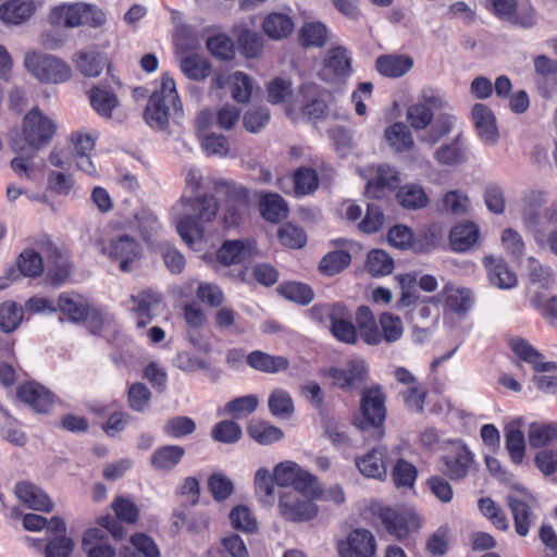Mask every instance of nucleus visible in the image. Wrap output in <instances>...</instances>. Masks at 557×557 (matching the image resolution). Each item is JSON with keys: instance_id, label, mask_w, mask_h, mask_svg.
Listing matches in <instances>:
<instances>
[{"instance_id": "nucleus-1", "label": "nucleus", "mask_w": 557, "mask_h": 557, "mask_svg": "<svg viewBox=\"0 0 557 557\" xmlns=\"http://www.w3.org/2000/svg\"><path fill=\"white\" fill-rule=\"evenodd\" d=\"M356 323L361 338L368 345L392 344L400 339L404 334V325L399 317L384 312L376 322L367 306H360L357 309Z\"/></svg>"}, {"instance_id": "nucleus-2", "label": "nucleus", "mask_w": 557, "mask_h": 557, "mask_svg": "<svg viewBox=\"0 0 557 557\" xmlns=\"http://www.w3.org/2000/svg\"><path fill=\"white\" fill-rule=\"evenodd\" d=\"M183 104L176 91V85L169 74L161 78V86L149 98L144 111L146 123L156 129L163 131L168 127L171 116L182 115Z\"/></svg>"}, {"instance_id": "nucleus-3", "label": "nucleus", "mask_w": 557, "mask_h": 557, "mask_svg": "<svg viewBox=\"0 0 557 557\" xmlns=\"http://www.w3.org/2000/svg\"><path fill=\"white\" fill-rule=\"evenodd\" d=\"M188 211L176 224L177 233L187 245H193L203 236V223L213 221L219 211L214 196L201 195L196 198H183Z\"/></svg>"}, {"instance_id": "nucleus-4", "label": "nucleus", "mask_w": 557, "mask_h": 557, "mask_svg": "<svg viewBox=\"0 0 557 557\" xmlns=\"http://www.w3.org/2000/svg\"><path fill=\"white\" fill-rule=\"evenodd\" d=\"M24 65L41 83L59 84L71 77L70 66L52 54L29 51L25 54Z\"/></svg>"}, {"instance_id": "nucleus-5", "label": "nucleus", "mask_w": 557, "mask_h": 557, "mask_svg": "<svg viewBox=\"0 0 557 557\" xmlns=\"http://www.w3.org/2000/svg\"><path fill=\"white\" fill-rule=\"evenodd\" d=\"M57 131L55 123L38 109H32L23 121V144L27 148L39 150L47 146Z\"/></svg>"}, {"instance_id": "nucleus-6", "label": "nucleus", "mask_w": 557, "mask_h": 557, "mask_svg": "<svg viewBox=\"0 0 557 557\" xmlns=\"http://www.w3.org/2000/svg\"><path fill=\"white\" fill-rule=\"evenodd\" d=\"M273 478L275 484L282 487L293 486V491H301L311 495H317L320 491L315 476L294 461L287 460L275 466Z\"/></svg>"}, {"instance_id": "nucleus-7", "label": "nucleus", "mask_w": 557, "mask_h": 557, "mask_svg": "<svg viewBox=\"0 0 557 557\" xmlns=\"http://www.w3.org/2000/svg\"><path fill=\"white\" fill-rule=\"evenodd\" d=\"M101 251L111 261L119 262L121 271L129 272L140 258L141 248L134 237L127 234H119L103 244Z\"/></svg>"}, {"instance_id": "nucleus-8", "label": "nucleus", "mask_w": 557, "mask_h": 557, "mask_svg": "<svg viewBox=\"0 0 557 557\" xmlns=\"http://www.w3.org/2000/svg\"><path fill=\"white\" fill-rule=\"evenodd\" d=\"M314 496L305 494L301 491L282 493L278 500L281 516L292 522H304L314 518L318 513V508L310 499Z\"/></svg>"}, {"instance_id": "nucleus-9", "label": "nucleus", "mask_w": 557, "mask_h": 557, "mask_svg": "<svg viewBox=\"0 0 557 557\" xmlns=\"http://www.w3.org/2000/svg\"><path fill=\"white\" fill-rule=\"evenodd\" d=\"M214 190L226 199L224 223L231 227L237 225L242 218L243 210L248 207V190L226 180H219L214 183Z\"/></svg>"}, {"instance_id": "nucleus-10", "label": "nucleus", "mask_w": 557, "mask_h": 557, "mask_svg": "<svg viewBox=\"0 0 557 557\" xmlns=\"http://www.w3.org/2000/svg\"><path fill=\"white\" fill-rule=\"evenodd\" d=\"M380 518L387 533L397 540L406 539L420 528V519L411 508H385Z\"/></svg>"}, {"instance_id": "nucleus-11", "label": "nucleus", "mask_w": 557, "mask_h": 557, "mask_svg": "<svg viewBox=\"0 0 557 557\" xmlns=\"http://www.w3.org/2000/svg\"><path fill=\"white\" fill-rule=\"evenodd\" d=\"M10 147L16 154L10 163L12 171L21 180L35 181L44 166V160L37 158V150L27 148L20 138L12 139Z\"/></svg>"}, {"instance_id": "nucleus-12", "label": "nucleus", "mask_w": 557, "mask_h": 557, "mask_svg": "<svg viewBox=\"0 0 557 557\" xmlns=\"http://www.w3.org/2000/svg\"><path fill=\"white\" fill-rule=\"evenodd\" d=\"M521 495L510 494L507 496V505L511 511L515 530L518 535L524 537L535 522L534 506L536 500L532 495L521 491Z\"/></svg>"}, {"instance_id": "nucleus-13", "label": "nucleus", "mask_w": 557, "mask_h": 557, "mask_svg": "<svg viewBox=\"0 0 557 557\" xmlns=\"http://www.w3.org/2000/svg\"><path fill=\"white\" fill-rule=\"evenodd\" d=\"M362 420L360 428H380L386 417L385 395L380 387L366 388L361 396Z\"/></svg>"}, {"instance_id": "nucleus-14", "label": "nucleus", "mask_w": 557, "mask_h": 557, "mask_svg": "<svg viewBox=\"0 0 557 557\" xmlns=\"http://www.w3.org/2000/svg\"><path fill=\"white\" fill-rule=\"evenodd\" d=\"M547 195L542 190H531L522 199L521 219L524 227L534 235L536 243L543 239L541 208L546 203Z\"/></svg>"}, {"instance_id": "nucleus-15", "label": "nucleus", "mask_w": 557, "mask_h": 557, "mask_svg": "<svg viewBox=\"0 0 557 557\" xmlns=\"http://www.w3.org/2000/svg\"><path fill=\"white\" fill-rule=\"evenodd\" d=\"M351 74V57L344 47H335L326 52L320 77L327 83L344 82Z\"/></svg>"}, {"instance_id": "nucleus-16", "label": "nucleus", "mask_w": 557, "mask_h": 557, "mask_svg": "<svg viewBox=\"0 0 557 557\" xmlns=\"http://www.w3.org/2000/svg\"><path fill=\"white\" fill-rule=\"evenodd\" d=\"M375 550V539L366 529H355L345 540L337 542V552L341 557H373Z\"/></svg>"}, {"instance_id": "nucleus-17", "label": "nucleus", "mask_w": 557, "mask_h": 557, "mask_svg": "<svg viewBox=\"0 0 557 557\" xmlns=\"http://www.w3.org/2000/svg\"><path fill=\"white\" fill-rule=\"evenodd\" d=\"M442 471L451 480L463 479L473 462L472 454L466 445H456L442 458Z\"/></svg>"}, {"instance_id": "nucleus-18", "label": "nucleus", "mask_w": 557, "mask_h": 557, "mask_svg": "<svg viewBox=\"0 0 557 557\" xmlns=\"http://www.w3.org/2000/svg\"><path fill=\"white\" fill-rule=\"evenodd\" d=\"M486 2L487 8L502 20L525 28L532 27L536 23L532 9L517 13L518 0H486Z\"/></svg>"}, {"instance_id": "nucleus-19", "label": "nucleus", "mask_w": 557, "mask_h": 557, "mask_svg": "<svg viewBox=\"0 0 557 557\" xmlns=\"http://www.w3.org/2000/svg\"><path fill=\"white\" fill-rule=\"evenodd\" d=\"M17 397L35 411L46 413L53 404L52 393L37 382H27L17 388Z\"/></svg>"}, {"instance_id": "nucleus-20", "label": "nucleus", "mask_w": 557, "mask_h": 557, "mask_svg": "<svg viewBox=\"0 0 557 557\" xmlns=\"http://www.w3.org/2000/svg\"><path fill=\"white\" fill-rule=\"evenodd\" d=\"M14 492L16 497L33 510L49 512L54 507L53 502L48 494L42 488L30 482L23 481L17 483Z\"/></svg>"}, {"instance_id": "nucleus-21", "label": "nucleus", "mask_w": 557, "mask_h": 557, "mask_svg": "<svg viewBox=\"0 0 557 557\" xmlns=\"http://www.w3.org/2000/svg\"><path fill=\"white\" fill-rule=\"evenodd\" d=\"M399 183V173L393 166L382 164L377 168L375 178L367 183L366 195L380 199L385 196L386 191L397 188Z\"/></svg>"}, {"instance_id": "nucleus-22", "label": "nucleus", "mask_w": 557, "mask_h": 557, "mask_svg": "<svg viewBox=\"0 0 557 557\" xmlns=\"http://www.w3.org/2000/svg\"><path fill=\"white\" fill-rule=\"evenodd\" d=\"M484 265L492 285L500 289H510L517 285L518 280L515 272L509 269L503 258L493 256L485 257Z\"/></svg>"}, {"instance_id": "nucleus-23", "label": "nucleus", "mask_w": 557, "mask_h": 557, "mask_svg": "<svg viewBox=\"0 0 557 557\" xmlns=\"http://www.w3.org/2000/svg\"><path fill=\"white\" fill-rule=\"evenodd\" d=\"M471 115L480 138L486 144H495L498 139V129L492 110L483 103H475Z\"/></svg>"}, {"instance_id": "nucleus-24", "label": "nucleus", "mask_w": 557, "mask_h": 557, "mask_svg": "<svg viewBox=\"0 0 557 557\" xmlns=\"http://www.w3.org/2000/svg\"><path fill=\"white\" fill-rule=\"evenodd\" d=\"M356 466L361 474L372 479H384L387 473L386 448L379 446L362 457L356 458Z\"/></svg>"}, {"instance_id": "nucleus-25", "label": "nucleus", "mask_w": 557, "mask_h": 557, "mask_svg": "<svg viewBox=\"0 0 557 557\" xmlns=\"http://www.w3.org/2000/svg\"><path fill=\"white\" fill-rule=\"evenodd\" d=\"M247 364L259 372L275 374L289 368V360L284 356L270 355L262 350H253L246 356Z\"/></svg>"}, {"instance_id": "nucleus-26", "label": "nucleus", "mask_w": 557, "mask_h": 557, "mask_svg": "<svg viewBox=\"0 0 557 557\" xmlns=\"http://www.w3.org/2000/svg\"><path fill=\"white\" fill-rule=\"evenodd\" d=\"M35 11L33 0H10L0 5V20L5 25H20L28 21Z\"/></svg>"}, {"instance_id": "nucleus-27", "label": "nucleus", "mask_w": 557, "mask_h": 557, "mask_svg": "<svg viewBox=\"0 0 557 557\" xmlns=\"http://www.w3.org/2000/svg\"><path fill=\"white\" fill-rule=\"evenodd\" d=\"M253 244L249 240H226L218 250V260L224 265L249 260L253 255Z\"/></svg>"}, {"instance_id": "nucleus-28", "label": "nucleus", "mask_w": 557, "mask_h": 557, "mask_svg": "<svg viewBox=\"0 0 557 557\" xmlns=\"http://www.w3.org/2000/svg\"><path fill=\"white\" fill-rule=\"evenodd\" d=\"M85 3L61 4L53 8L49 22L59 27L74 28L83 24Z\"/></svg>"}, {"instance_id": "nucleus-29", "label": "nucleus", "mask_w": 557, "mask_h": 557, "mask_svg": "<svg viewBox=\"0 0 557 557\" xmlns=\"http://www.w3.org/2000/svg\"><path fill=\"white\" fill-rule=\"evenodd\" d=\"M480 230L473 222L460 223L449 233V244L454 251L466 252L473 248L479 240Z\"/></svg>"}, {"instance_id": "nucleus-30", "label": "nucleus", "mask_w": 557, "mask_h": 557, "mask_svg": "<svg viewBox=\"0 0 557 557\" xmlns=\"http://www.w3.org/2000/svg\"><path fill=\"white\" fill-rule=\"evenodd\" d=\"M413 66V60L405 54H384L376 59L377 72L386 77H400L408 73Z\"/></svg>"}, {"instance_id": "nucleus-31", "label": "nucleus", "mask_w": 557, "mask_h": 557, "mask_svg": "<svg viewBox=\"0 0 557 557\" xmlns=\"http://www.w3.org/2000/svg\"><path fill=\"white\" fill-rule=\"evenodd\" d=\"M132 310L136 313V325L138 329L146 327L152 321L151 310L159 305L160 296L150 290H143L131 296Z\"/></svg>"}, {"instance_id": "nucleus-32", "label": "nucleus", "mask_w": 557, "mask_h": 557, "mask_svg": "<svg viewBox=\"0 0 557 557\" xmlns=\"http://www.w3.org/2000/svg\"><path fill=\"white\" fill-rule=\"evenodd\" d=\"M185 456V449L178 445H164L157 448L151 457V467L161 472L172 471Z\"/></svg>"}, {"instance_id": "nucleus-33", "label": "nucleus", "mask_w": 557, "mask_h": 557, "mask_svg": "<svg viewBox=\"0 0 557 557\" xmlns=\"http://www.w3.org/2000/svg\"><path fill=\"white\" fill-rule=\"evenodd\" d=\"M512 351L523 361L531 363L535 371L549 372L557 369L555 362H542L541 354L522 338H511L509 342Z\"/></svg>"}, {"instance_id": "nucleus-34", "label": "nucleus", "mask_w": 557, "mask_h": 557, "mask_svg": "<svg viewBox=\"0 0 557 557\" xmlns=\"http://www.w3.org/2000/svg\"><path fill=\"white\" fill-rule=\"evenodd\" d=\"M89 309L87 300L78 294L63 293L59 296L57 310L73 322L84 321L89 314Z\"/></svg>"}, {"instance_id": "nucleus-35", "label": "nucleus", "mask_w": 557, "mask_h": 557, "mask_svg": "<svg viewBox=\"0 0 557 557\" xmlns=\"http://www.w3.org/2000/svg\"><path fill=\"white\" fill-rule=\"evenodd\" d=\"M521 420L518 419L505 426V446L515 465H521L525 455V436L519 429Z\"/></svg>"}, {"instance_id": "nucleus-36", "label": "nucleus", "mask_w": 557, "mask_h": 557, "mask_svg": "<svg viewBox=\"0 0 557 557\" xmlns=\"http://www.w3.org/2000/svg\"><path fill=\"white\" fill-rule=\"evenodd\" d=\"M441 296L457 314L467 313L473 306L472 292L465 287L455 286L451 283L445 284L441 292Z\"/></svg>"}, {"instance_id": "nucleus-37", "label": "nucleus", "mask_w": 557, "mask_h": 557, "mask_svg": "<svg viewBox=\"0 0 557 557\" xmlns=\"http://www.w3.org/2000/svg\"><path fill=\"white\" fill-rule=\"evenodd\" d=\"M437 163L454 166L467 161V147L462 141L461 134L457 135L449 144L442 145L434 152Z\"/></svg>"}, {"instance_id": "nucleus-38", "label": "nucleus", "mask_w": 557, "mask_h": 557, "mask_svg": "<svg viewBox=\"0 0 557 557\" xmlns=\"http://www.w3.org/2000/svg\"><path fill=\"white\" fill-rule=\"evenodd\" d=\"M262 29L271 39L282 40L293 33L294 22L286 14L271 13L264 17Z\"/></svg>"}, {"instance_id": "nucleus-39", "label": "nucleus", "mask_w": 557, "mask_h": 557, "mask_svg": "<svg viewBox=\"0 0 557 557\" xmlns=\"http://www.w3.org/2000/svg\"><path fill=\"white\" fill-rule=\"evenodd\" d=\"M300 94L305 99L302 111L310 119H323L327 113L325 101L318 97L319 87L313 83H306L300 88Z\"/></svg>"}, {"instance_id": "nucleus-40", "label": "nucleus", "mask_w": 557, "mask_h": 557, "mask_svg": "<svg viewBox=\"0 0 557 557\" xmlns=\"http://www.w3.org/2000/svg\"><path fill=\"white\" fill-rule=\"evenodd\" d=\"M528 440L532 448H543L557 440V422H532L528 430Z\"/></svg>"}, {"instance_id": "nucleus-41", "label": "nucleus", "mask_w": 557, "mask_h": 557, "mask_svg": "<svg viewBox=\"0 0 557 557\" xmlns=\"http://www.w3.org/2000/svg\"><path fill=\"white\" fill-rule=\"evenodd\" d=\"M75 63L83 75L97 77L101 74L106 65V60L99 51L86 49L77 52Z\"/></svg>"}, {"instance_id": "nucleus-42", "label": "nucleus", "mask_w": 557, "mask_h": 557, "mask_svg": "<svg viewBox=\"0 0 557 557\" xmlns=\"http://www.w3.org/2000/svg\"><path fill=\"white\" fill-rule=\"evenodd\" d=\"M456 121V116L448 111L440 113L434 122L430 124V129L421 137V140L430 146H434L453 131Z\"/></svg>"}, {"instance_id": "nucleus-43", "label": "nucleus", "mask_w": 557, "mask_h": 557, "mask_svg": "<svg viewBox=\"0 0 557 557\" xmlns=\"http://www.w3.org/2000/svg\"><path fill=\"white\" fill-rule=\"evenodd\" d=\"M260 211L267 221L276 223L287 216L288 207L278 194H267L260 201Z\"/></svg>"}, {"instance_id": "nucleus-44", "label": "nucleus", "mask_w": 557, "mask_h": 557, "mask_svg": "<svg viewBox=\"0 0 557 557\" xmlns=\"http://www.w3.org/2000/svg\"><path fill=\"white\" fill-rule=\"evenodd\" d=\"M358 326L351 323V314L347 307L339 314L331 326L332 335L339 342L345 344H356L358 339Z\"/></svg>"}, {"instance_id": "nucleus-45", "label": "nucleus", "mask_w": 557, "mask_h": 557, "mask_svg": "<svg viewBox=\"0 0 557 557\" xmlns=\"http://www.w3.org/2000/svg\"><path fill=\"white\" fill-rule=\"evenodd\" d=\"M396 198L401 207L410 210L424 208L429 202L424 189L414 184H407L399 188Z\"/></svg>"}, {"instance_id": "nucleus-46", "label": "nucleus", "mask_w": 557, "mask_h": 557, "mask_svg": "<svg viewBox=\"0 0 557 557\" xmlns=\"http://www.w3.org/2000/svg\"><path fill=\"white\" fill-rule=\"evenodd\" d=\"M180 69L185 76L193 81H202L211 72L210 63L198 54L183 57L180 61Z\"/></svg>"}, {"instance_id": "nucleus-47", "label": "nucleus", "mask_w": 557, "mask_h": 557, "mask_svg": "<svg viewBox=\"0 0 557 557\" xmlns=\"http://www.w3.org/2000/svg\"><path fill=\"white\" fill-rule=\"evenodd\" d=\"M385 138L398 152L409 151L414 145L411 133L404 123H394L389 126L385 131Z\"/></svg>"}, {"instance_id": "nucleus-48", "label": "nucleus", "mask_w": 557, "mask_h": 557, "mask_svg": "<svg viewBox=\"0 0 557 557\" xmlns=\"http://www.w3.org/2000/svg\"><path fill=\"white\" fill-rule=\"evenodd\" d=\"M248 434L261 445H270L283 438V431L263 421L251 422L247 429Z\"/></svg>"}, {"instance_id": "nucleus-49", "label": "nucleus", "mask_w": 557, "mask_h": 557, "mask_svg": "<svg viewBox=\"0 0 557 557\" xmlns=\"http://www.w3.org/2000/svg\"><path fill=\"white\" fill-rule=\"evenodd\" d=\"M270 412L277 418H289L294 412V401L288 392L275 388L269 396Z\"/></svg>"}, {"instance_id": "nucleus-50", "label": "nucleus", "mask_w": 557, "mask_h": 557, "mask_svg": "<svg viewBox=\"0 0 557 557\" xmlns=\"http://www.w3.org/2000/svg\"><path fill=\"white\" fill-rule=\"evenodd\" d=\"M351 262V256L344 250H334L325 255L319 263V270L325 275H335L346 269Z\"/></svg>"}, {"instance_id": "nucleus-51", "label": "nucleus", "mask_w": 557, "mask_h": 557, "mask_svg": "<svg viewBox=\"0 0 557 557\" xmlns=\"http://www.w3.org/2000/svg\"><path fill=\"white\" fill-rule=\"evenodd\" d=\"M24 317L23 308L14 301H5L0 306V330L11 333L18 327Z\"/></svg>"}, {"instance_id": "nucleus-52", "label": "nucleus", "mask_w": 557, "mask_h": 557, "mask_svg": "<svg viewBox=\"0 0 557 557\" xmlns=\"http://www.w3.org/2000/svg\"><path fill=\"white\" fill-rule=\"evenodd\" d=\"M345 309L342 304H318L311 307L309 315L311 320L323 326L333 325L334 321L339 318V314Z\"/></svg>"}, {"instance_id": "nucleus-53", "label": "nucleus", "mask_w": 557, "mask_h": 557, "mask_svg": "<svg viewBox=\"0 0 557 557\" xmlns=\"http://www.w3.org/2000/svg\"><path fill=\"white\" fill-rule=\"evenodd\" d=\"M366 267L373 276H383L392 273L394 261L384 250L373 249L368 253Z\"/></svg>"}, {"instance_id": "nucleus-54", "label": "nucleus", "mask_w": 557, "mask_h": 557, "mask_svg": "<svg viewBox=\"0 0 557 557\" xmlns=\"http://www.w3.org/2000/svg\"><path fill=\"white\" fill-rule=\"evenodd\" d=\"M327 29L320 22L306 23L299 33V40L304 47H321L324 45Z\"/></svg>"}, {"instance_id": "nucleus-55", "label": "nucleus", "mask_w": 557, "mask_h": 557, "mask_svg": "<svg viewBox=\"0 0 557 557\" xmlns=\"http://www.w3.org/2000/svg\"><path fill=\"white\" fill-rule=\"evenodd\" d=\"M228 518L232 527L238 531L253 533L258 529L257 520L247 506L239 505L234 507Z\"/></svg>"}, {"instance_id": "nucleus-56", "label": "nucleus", "mask_w": 557, "mask_h": 557, "mask_svg": "<svg viewBox=\"0 0 557 557\" xmlns=\"http://www.w3.org/2000/svg\"><path fill=\"white\" fill-rule=\"evenodd\" d=\"M90 103L100 115L109 117L112 110L117 106V99L113 92L95 87L90 91Z\"/></svg>"}, {"instance_id": "nucleus-57", "label": "nucleus", "mask_w": 557, "mask_h": 557, "mask_svg": "<svg viewBox=\"0 0 557 557\" xmlns=\"http://www.w3.org/2000/svg\"><path fill=\"white\" fill-rule=\"evenodd\" d=\"M151 392L144 383H133L127 393L128 406L136 412H145L150 407Z\"/></svg>"}, {"instance_id": "nucleus-58", "label": "nucleus", "mask_w": 557, "mask_h": 557, "mask_svg": "<svg viewBox=\"0 0 557 557\" xmlns=\"http://www.w3.org/2000/svg\"><path fill=\"white\" fill-rule=\"evenodd\" d=\"M242 428L232 420H224L216 423L211 430V437L215 442L234 444L242 437Z\"/></svg>"}, {"instance_id": "nucleus-59", "label": "nucleus", "mask_w": 557, "mask_h": 557, "mask_svg": "<svg viewBox=\"0 0 557 557\" xmlns=\"http://www.w3.org/2000/svg\"><path fill=\"white\" fill-rule=\"evenodd\" d=\"M281 294L288 300L307 305L313 300L314 294L310 286L298 282H289L280 286Z\"/></svg>"}, {"instance_id": "nucleus-60", "label": "nucleus", "mask_w": 557, "mask_h": 557, "mask_svg": "<svg viewBox=\"0 0 557 557\" xmlns=\"http://www.w3.org/2000/svg\"><path fill=\"white\" fill-rule=\"evenodd\" d=\"M259 405L256 395H246L232 399L225 405V412L236 419L252 413Z\"/></svg>"}, {"instance_id": "nucleus-61", "label": "nucleus", "mask_w": 557, "mask_h": 557, "mask_svg": "<svg viewBox=\"0 0 557 557\" xmlns=\"http://www.w3.org/2000/svg\"><path fill=\"white\" fill-rule=\"evenodd\" d=\"M274 478L267 469H259L255 475L256 494L264 504L271 505L274 500Z\"/></svg>"}, {"instance_id": "nucleus-62", "label": "nucleus", "mask_w": 557, "mask_h": 557, "mask_svg": "<svg viewBox=\"0 0 557 557\" xmlns=\"http://www.w3.org/2000/svg\"><path fill=\"white\" fill-rule=\"evenodd\" d=\"M196 430V423L191 418L178 416L169 419L163 425V432L173 438L190 435Z\"/></svg>"}, {"instance_id": "nucleus-63", "label": "nucleus", "mask_w": 557, "mask_h": 557, "mask_svg": "<svg viewBox=\"0 0 557 557\" xmlns=\"http://www.w3.org/2000/svg\"><path fill=\"white\" fill-rule=\"evenodd\" d=\"M278 239L285 247L300 249L307 243V235L301 227L287 223L278 230Z\"/></svg>"}, {"instance_id": "nucleus-64", "label": "nucleus", "mask_w": 557, "mask_h": 557, "mask_svg": "<svg viewBox=\"0 0 557 557\" xmlns=\"http://www.w3.org/2000/svg\"><path fill=\"white\" fill-rule=\"evenodd\" d=\"M98 537V530H88L83 537V548L86 550L88 557H115V550L100 541L92 543Z\"/></svg>"}]
</instances>
